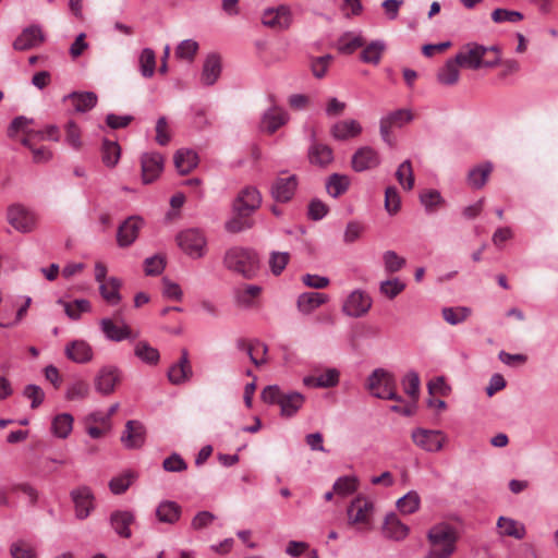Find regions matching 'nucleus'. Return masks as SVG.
Instances as JSON below:
<instances>
[{
    "instance_id": "obj_4",
    "label": "nucleus",
    "mask_w": 558,
    "mask_h": 558,
    "mask_svg": "<svg viewBox=\"0 0 558 558\" xmlns=\"http://www.w3.org/2000/svg\"><path fill=\"white\" fill-rule=\"evenodd\" d=\"M376 526V509L373 500L356 497L351 501V535H366Z\"/></svg>"
},
{
    "instance_id": "obj_45",
    "label": "nucleus",
    "mask_w": 558,
    "mask_h": 558,
    "mask_svg": "<svg viewBox=\"0 0 558 558\" xmlns=\"http://www.w3.org/2000/svg\"><path fill=\"white\" fill-rule=\"evenodd\" d=\"M396 178L405 191H411L414 186V173L410 160H404L396 171Z\"/></svg>"
},
{
    "instance_id": "obj_32",
    "label": "nucleus",
    "mask_w": 558,
    "mask_h": 558,
    "mask_svg": "<svg viewBox=\"0 0 558 558\" xmlns=\"http://www.w3.org/2000/svg\"><path fill=\"white\" fill-rule=\"evenodd\" d=\"M121 280L117 277H110L107 281L99 283L100 295L109 305H117L121 301Z\"/></svg>"
},
{
    "instance_id": "obj_2",
    "label": "nucleus",
    "mask_w": 558,
    "mask_h": 558,
    "mask_svg": "<svg viewBox=\"0 0 558 558\" xmlns=\"http://www.w3.org/2000/svg\"><path fill=\"white\" fill-rule=\"evenodd\" d=\"M456 56L460 66L471 70L493 68L500 62L497 47H485L474 43L465 45Z\"/></svg>"
},
{
    "instance_id": "obj_53",
    "label": "nucleus",
    "mask_w": 558,
    "mask_h": 558,
    "mask_svg": "<svg viewBox=\"0 0 558 558\" xmlns=\"http://www.w3.org/2000/svg\"><path fill=\"white\" fill-rule=\"evenodd\" d=\"M349 186V179L345 175L332 174L326 184L328 194L338 197L344 193Z\"/></svg>"
},
{
    "instance_id": "obj_52",
    "label": "nucleus",
    "mask_w": 558,
    "mask_h": 558,
    "mask_svg": "<svg viewBox=\"0 0 558 558\" xmlns=\"http://www.w3.org/2000/svg\"><path fill=\"white\" fill-rule=\"evenodd\" d=\"M385 270L389 274L398 272L405 266V258L398 255L395 251H386L383 254Z\"/></svg>"
},
{
    "instance_id": "obj_5",
    "label": "nucleus",
    "mask_w": 558,
    "mask_h": 558,
    "mask_svg": "<svg viewBox=\"0 0 558 558\" xmlns=\"http://www.w3.org/2000/svg\"><path fill=\"white\" fill-rule=\"evenodd\" d=\"M396 388L393 375L383 368L375 369L368 378V389L374 397L402 403L403 399L397 393Z\"/></svg>"
},
{
    "instance_id": "obj_33",
    "label": "nucleus",
    "mask_w": 558,
    "mask_h": 558,
    "mask_svg": "<svg viewBox=\"0 0 558 558\" xmlns=\"http://www.w3.org/2000/svg\"><path fill=\"white\" fill-rule=\"evenodd\" d=\"M459 66L460 62L457 61V56L447 60L437 73L438 82L448 86L457 84L460 77Z\"/></svg>"
},
{
    "instance_id": "obj_36",
    "label": "nucleus",
    "mask_w": 558,
    "mask_h": 558,
    "mask_svg": "<svg viewBox=\"0 0 558 558\" xmlns=\"http://www.w3.org/2000/svg\"><path fill=\"white\" fill-rule=\"evenodd\" d=\"M57 303L63 307L66 316L72 320H77L81 318L82 314L92 311V304L86 299H77L72 302H66L62 299H59Z\"/></svg>"
},
{
    "instance_id": "obj_38",
    "label": "nucleus",
    "mask_w": 558,
    "mask_h": 558,
    "mask_svg": "<svg viewBox=\"0 0 558 558\" xmlns=\"http://www.w3.org/2000/svg\"><path fill=\"white\" fill-rule=\"evenodd\" d=\"M373 300L364 291L351 292V317H361L365 315L372 307Z\"/></svg>"
},
{
    "instance_id": "obj_40",
    "label": "nucleus",
    "mask_w": 558,
    "mask_h": 558,
    "mask_svg": "<svg viewBox=\"0 0 558 558\" xmlns=\"http://www.w3.org/2000/svg\"><path fill=\"white\" fill-rule=\"evenodd\" d=\"M493 171L492 162H484L473 168L468 175L469 184L474 189H481L485 185L490 172Z\"/></svg>"
},
{
    "instance_id": "obj_64",
    "label": "nucleus",
    "mask_w": 558,
    "mask_h": 558,
    "mask_svg": "<svg viewBox=\"0 0 558 558\" xmlns=\"http://www.w3.org/2000/svg\"><path fill=\"white\" fill-rule=\"evenodd\" d=\"M162 284H163L162 293H163L165 298H167L169 300H173V301H180L182 299L183 292H182L181 287L178 283H175L167 278H163Z\"/></svg>"
},
{
    "instance_id": "obj_50",
    "label": "nucleus",
    "mask_w": 558,
    "mask_h": 558,
    "mask_svg": "<svg viewBox=\"0 0 558 558\" xmlns=\"http://www.w3.org/2000/svg\"><path fill=\"white\" fill-rule=\"evenodd\" d=\"M384 49L385 45L383 41H373L361 52V59L363 62L377 64L380 61Z\"/></svg>"
},
{
    "instance_id": "obj_14",
    "label": "nucleus",
    "mask_w": 558,
    "mask_h": 558,
    "mask_svg": "<svg viewBox=\"0 0 558 558\" xmlns=\"http://www.w3.org/2000/svg\"><path fill=\"white\" fill-rule=\"evenodd\" d=\"M262 22L265 26L274 29H287L292 24V12L288 5L269 8L264 11Z\"/></svg>"
},
{
    "instance_id": "obj_44",
    "label": "nucleus",
    "mask_w": 558,
    "mask_h": 558,
    "mask_svg": "<svg viewBox=\"0 0 558 558\" xmlns=\"http://www.w3.org/2000/svg\"><path fill=\"white\" fill-rule=\"evenodd\" d=\"M141 74L149 78L154 75L156 70V54L150 48H144L138 59Z\"/></svg>"
},
{
    "instance_id": "obj_49",
    "label": "nucleus",
    "mask_w": 558,
    "mask_h": 558,
    "mask_svg": "<svg viewBox=\"0 0 558 558\" xmlns=\"http://www.w3.org/2000/svg\"><path fill=\"white\" fill-rule=\"evenodd\" d=\"M120 146L116 142L104 141L102 144V161L107 167H114L120 159Z\"/></svg>"
},
{
    "instance_id": "obj_29",
    "label": "nucleus",
    "mask_w": 558,
    "mask_h": 558,
    "mask_svg": "<svg viewBox=\"0 0 558 558\" xmlns=\"http://www.w3.org/2000/svg\"><path fill=\"white\" fill-rule=\"evenodd\" d=\"M329 300L328 295L320 292H304L298 298V308L303 314H311L317 307Z\"/></svg>"
},
{
    "instance_id": "obj_54",
    "label": "nucleus",
    "mask_w": 558,
    "mask_h": 558,
    "mask_svg": "<svg viewBox=\"0 0 558 558\" xmlns=\"http://www.w3.org/2000/svg\"><path fill=\"white\" fill-rule=\"evenodd\" d=\"M198 51V43L194 39H184L175 48V57L189 62L193 61Z\"/></svg>"
},
{
    "instance_id": "obj_6",
    "label": "nucleus",
    "mask_w": 558,
    "mask_h": 558,
    "mask_svg": "<svg viewBox=\"0 0 558 558\" xmlns=\"http://www.w3.org/2000/svg\"><path fill=\"white\" fill-rule=\"evenodd\" d=\"M175 240L180 250L193 259L203 258L207 254V238L201 229L182 230Z\"/></svg>"
},
{
    "instance_id": "obj_27",
    "label": "nucleus",
    "mask_w": 558,
    "mask_h": 558,
    "mask_svg": "<svg viewBox=\"0 0 558 558\" xmlns=\"http://www.w3.org/2000/svg\"><path fill=\"white\" fill-rule=\"evenodd\" d=\"M263 288L257 284H244L234 290L233 295L235 303L243 308H251L255 305Z\"/></svg>"
},
{
    "instance_id": "obj_46",
    "label": "nucleus",
    "mask_w": 558,
    "mask_h": 558,
    "mask_svg": "<svg viewBox=\"0 0 558 558\" xmlns=\"http://www.w3.org/2000/svg\"><path fill=\"white\" fill-rule=\"evenodd\" d=\"M421 505V498L414 490L407 493L397 501L398 509L404 514H412L416 512Z\"/></svg>"
},
{
    "instance_id": "obj_56",
    "label": "nucleus",
    "mask_w": 558,
    "mask_h": 558,
    "mask_svg": "<svg viewBox=\"0 0 558 558\" xmlns=\"http://www.w3.org/2000/svg\"><path fill=\"white\" fill-rule=\"evenodd\" d=\"M251 215L234 214L229 220L226 221L225 228L228 232L238 233L252 227L248 220Z\"/></svg>"
},
{
    "instance_id": "obj_55",
    "label": "nucleus",
    "mask_w": 558,
    "mask_h": 558,
    "mask_svg": "<svg viewBox=\"0 0 558 558\" xmlns=\"http://www.w3.org/2000/svg\"><path fill=\"white\" fill-rule=\"evenodd\" d=\"M290 260L288 252H271L269 256V268L272 275L279 276Z\"/></svg>"
},
{
    "instance_id": "obj_19",
    "label": "nucleus",
    "mask_w": 558,
    "mask_h": 558,
    "mask_svg": "<svg viewBox=\"0 0 558 558\" xmlns=\"http://www.w3.org/2000/svg\"><path fill=\"white\" fill-rule=\"evenodd\" d=\"M44 41V34L39 26L33 25L26 27L16 37L13 43V48L19 51H24L38 47Z\"/></svg>"
},
{
    "instance_id": "obj_63",
    "label": "nucleus",
    "mask_w": 558,
    "mask_h": 558,
    "mask_svg": "<svg viewBox=\"0 0 558 558\" xmlns=\"http://www.w3.org/2000/svg\"><path fill=\"white\" fill-rule=\"evenodd\" d=\"M165 258L159 255L148 257L144 260L145 274L147 276H157L161 274L165 269Z\"/></svg>"
},
{
    "instance_id": "obj_60",
    "label": "nucleus",
    "mask_w": 558,
    "mask_h": 558,
    "mask_svg": "<svg viewBox=\"0 0 558 558\" xmlns=\"http://www.w3.org/2000/svg\"><path fill=\"white\" fill-rule=\"evenodd\" d=\"M333 495H336L338 499H344L349 496V476L338 478L333 484V490L327 492L324 498L326 501H330Z\"/></svg>"
},
{
    "instance_id": "obj_8",
    "label": "nucleus",
    "mask_w": 558,
    "mask_h": 558,
    "mask_svg": "<svg viewBox=\"0 0 558 558\" xmlns=\"http://www.w3.org/2000/svg\"><path fill=\"white\" fill-rule=\"evenodd\" d=\"M8 222L19 232L28 233L35 229L36 215L21 204H13L7 210Z\"/></svg>"
},
{
    "instance_id": "obj_28",
    "label": "nucleus",
    "mask_w": 558,
    "mask_h": 558,
    "mask_svg": "<svg viewBox=\"0 0 558 558\" xmlns=\"http://www.w3.org/2000/svg\"><path fill=\"white\" fill-rule=\"evenodd\" d=\"M289 120V114L281 108L272 107L268 109L262 119V128L268 133H275Z\"/></svg>"
},
{
    "instance_id": "obj_16",
    "label": "nucleus",
    "mask_w": 558,
    "mask_h": 558,
    "mask_svg": "<svg viewBox=\"0 0 558 558\" xmlns=\"http://www.w3.org/2000/svg\"><path fill=\"white\" fill-rule=\"evenodd\" d=\"M143 183L154 182L163 170V157L158 153H145L141 158Z\"/></svg>"
},
{
    "instance_id": "obj_39",
    "label": "nucleus",
    "mask_w": 558,
    "mask_h": 558,
    "mask_svg": "<svg viewBox=\"0 0 558 558\" xmlns=\"http://www.w3.org/2000/svg\"><path fill=\"white\" fill-rule=\"evenodd\" d=\"M73 429V416L69 413H61L53 417L51 423L52 434L61 439L69 437Z\"/></svg>"
},
{
    "instance_id": "obj_42",
    "label": "nucleus",
    "mask_w": 558,
    "mask_h": 558,
    "mask_svg": "<svg viewBox=\"0 0 558 558\" xmlns=\"http://www.w3.org/2000/svg\"><path fill=\"white\" fill-rule=\"evenodd\" d=\"M136 480V474L132 471H125L120 475L112 477L109 482V488L112 494L121 495L125 493L129 487Z\"/></svg>"
},
{
    "instance_id": "obj_25",
    "label": "nucleus",
    "mask_w": 558,
    "mask_h": 558,
    "mask_svg": "<svg viewBox=\"0 0 558 558\" xmlns=\"http://www.w3.org/2000/svg\"><path fill=\"white\" fill-rule=\"evenodd\" d=\"M135 515L131 511L118 510L111 513L110 524L114 532L125 538H130L132 535L130 525L134 522Z\"/></svg>"
},
{
    "instance_id": "obj_21",
    "label": "nucleus",
    "mask_w": 558,
    "mask_h": 558,
    "mask_svg": "<svg viewBox=\"0 0 558 558\" xmlns=\"http://www.w3.org/2000/svg\"><path fill=\"white\" fill-rule=\"evenodd\" d=\"M410 529L395 512L387 513L383 524V533L387 538L403 541L409 535Z\"/></svg>"
},
{
    "instance_id": "obj_9",
    "label": "nucleus",
    "mask_w": 558,
    "mask_h": 558,
    "mask_svg": "<svg viewBox=\"0 0 558 558\" xmlns=\"http://www.w3.org/2000/svg\"><path fill=\"white\" fill-rule=\"evenodd\" d=\"M121 378L122 373L119 367L114 365H105L100 367L95 375V390L102 396H109L116 390V387L121 381Z\"/></svg>"
},
{
    "instance_id": "obj_23",
    "label": "nucleus",
    "mask_w": 558,
    "mask_h": 558,
    "mask_svg": "<svg viewBox=\"0 0 558 558\" xmlns=\"http://www.w3.org/2000/svg\"><path fill=\"white\" fill-rule=\"evenodd\" d=\"M99 326L105 337L110 341L120 342L132 337L131 329L125 323L118 325L110 318H102Z\"/></svg>"
},
{
    "instance_id": "obj_57",
    "label": "nucleus",
    "mask_w": 558,
    "mask_h": 558,
    "mask_svg": "<svg viewBox=\"0 0 558 558\" xmlns=\"http://www.w3.org/2000/svg\"><path fill=\"white\" fill-rule=\"evenodd\" d=\"M392 128H401L413 120V114L408 109H399L383 117Z\"/></svg>"
},
{
    "instance_id": "obj_11",
    "label": "nucleus",
    "mask_w": 558,
    "mask_h": 558,
    "mask_svg": "<svg viewBox=\"0 0 558 558\" xmlns=\"http://www.w3.org/2000/svg\"><path fill=\"white\" fill-rule=\"evenodd\" d=\"M145 226L141 216H130L118 228L117 242L120 247H129L138 238L140 231Z\"/></svg>"
},
{
    "instance_id": "obj_3",
    "label": "nucleus",
    "mask_w": 558,
    "mask_h": 558,
    "mask_svg": "<svg viewBox=\"0 0 558 558\" xmlns=\"http://www.w3.org/2000/svg\"><path fill=\"white\" fill-rule=\"evenodd\" d=\"M225 266L245 279H253L259 271V258L255 251L245 247H231L223 257Z\"/></svg>"
},
{
    "instance_id": "obj_20",
    "label": "nucleus",
    "mask_w": 558,
    "mask_h": 558,
    "mask_svg": "<svg viewBox=\"0 0 558 558\" xmlns=\"http://www.w3.org/2000/svg\"><path fill=\"white\" fill-rule=\"evenodd\" d=\"M64 354L70 361L78 364L88 363L94 356V352L89 343L81 339L69 342L65 345Z\"/></svg>"
},
{
    "instance_id": "obj_34",
    "label": "nucleus",
    "mask_w": 558,
    "mask_h": 558,
    "mask_svg": "<svg viewBox=\"0 0 558 558\" xmlns=\"http://www.w3.org/2000/svg\"><path fill=\"white\" fill-rule=\"evenodd\" d=\"M198 163V156L192 149H180L174 155V165L181 174L191 172Z\"/></svg>"
},
{
    "instance_id": "obj_35",
    "label": "nucleus",
    "mask_w": 558,
    "mask_h": 558,
    "mask_svg": "<svg viewBox=\"0 0 558 558\" xmlns=\"http://www.w3.org/2000/svg\"><path fill=\"white\" fill-rule=\"evenodd\" d=\"M304 396L300 392H288L283 393L280 399L281 415L286 417L293 416L303 405Z\"/></svg>"
},
{
    "instance_id": "obj_41",
    "label": "nucleus",
    "mask_w": 558,
    "mask_h": 558,
    "mask_svg": "<svg viewBox=\"0 0 558 558\" xmlns=\"http://www.w3.org/2000/svg\"><path fill=\"white\" fill-rule=\"evenodd\" d=\"M238 348L239 350L245 351L252 363H254L256 366L265 363L264 356L267 353L266 344L259 341L247 344L241 340L238 342Z\"/></svg>"
},
{
    "instance_id": "obj_59",
    "label": "nucleus",
    "mask_w": 558,
    "mask_h": 558,
    "mask_svg": "<svg viewBox=\"0 0 558 558\" xmlns=\"http://www.w3.org/2000/svg\"><path fill=\"white\" fill-rule=\"evenodd\" d=\"M404 392L412 399H416L420 392V377L415 372H409L402 379Z\"/></svg>"
},
{
    "instance_id": "obj_18",
    "label": "nucleus",
    "mask_w": 558,
    "mask_h": 558,
    "mask_svg": "<svg viewBox=\"0 0 558 558\" xmlns=\"http://www.w3.org/2000/svg\"><path fill=\"white\" fill-rule=\"evenodd\" d=\"M307 132L311 141L313 142L308 150L311 163L319 167H325L330 163L333 159L331 149L327 145L316 142V132L313 128Z\"/></svg>"
},
{
    "instance_id": "obj_1",
    "label": "nucleus",
    "mask_w": 558,
    "mask_h": 558,
    "mask_svg": "<svg viewBox=\"0 0 558 558\" xmlns=\"http://www.w3.org/2000/svg\"><path fill=\"white\" fill-rule=\"evenodd\" d=\"M457 530L445 522L435 524L427 532L429 550L425 558H449L456 550Z\"/></svg>"
},
{
    "instance_id": "obj_43",
    "label": "nucleus",
    "mask_w": 558,
    "mask_h": 558,
    "mask_svg": "<svg viewBox=\"0 0 558 558\" xmlns=\"http://www.w3.org/2000/svg\"><path fill=\"white\" fill-rule=\"evenodd\" d=\"M134 354L142 362L149 365H156L160 357L158 350L145 341H140L135 344Z\"/></svg>"
},
{
    "instance_id": "obj_58",
    "label": "nucleus",
    "mask_w": 558,
    "mask_h": 558,
    "mask_svg": "<svg viewBox=\"0 0 558 558\" xmlns=\"http://www.w3.org/2000/svg\"><path fill=\"white\" fill-rule=\"evenodd\" d=\"M89 395V386L83 380H76L72 383L65 392L68 400H83Z\"/></svg>"
},
{
    "instance_id": "obj_37",
    "label": "nucleus",
    "mask_w": 558,
    "mask_h": 558,
    "mask_svg": "<svg viewBox=\"0 0 558 558\" xmlns=\"http://www.w3.org/2000/svg\"><path fill=\"white\" fill-rule=\"evenodd\" d=\"M418 197L420 203L424 207L426 214H435L446 203L440 192L434 189L422 191Z\"/></svg>"
},
{
    "instance_id": "obj_22",
    "label": "nucleus",
    "mask_w": 558,
    "mask_h": 558,
    "mask_svg": "<svg viewBox=\"0 0 558 558\" xmlns=\"http://www.w3.org/2000/svg\"><path fill=\"white\" fill-rule=\"evenodd\" d=\"M98 97L93 92H73L63 97L64 102H70L76 112H87L97 104Z\"/></svg>"
},
{
    "instance_id": "obj_26",
    "label": "nucleus",
    "mask_w": 558,
    "mask_h": 558,
    "mask_svg": "<svg viewBox=\"0 0 558 558\" xmlns=\"http://www.w3.org/2000/svg\"><path fill=\"white\" fill-rule=\"evenodd\" d=\"M156 518L160 523L175 524L182 514L181 506L172 500L161 501L155 511Z\"/></svg>"
},
{
    "instance_id": "obj_15",
    "label": "nucleus",
    "mask_w": 558,
    "mask_h": 558,
    "mask_svg": "<svg viewBox=\"0 0 558 558\" xmlns=\"http://www.w3.org/2000/svg\"><path fill=\"white\" fill-rule=\"evenodd\" d=\"M146 439L145 426L138 421H128L121 435V442L126 449L141 448Z\"/></svg>"
},
{
    "instance_id": "obj_24",
    "label": "nucleus",
    "mask_w": 558,
    "mask_h": 558,
    "mask_svg": "<svg viewBox=\"0 0 558 558\" xmlns=\"http://www.w3.org/2000/svg\"><path fill=\"white\" fill-rule=\"evenodd\" d=\"M192 374L187 352L183 351L179 362L169 368L168 378L173 385H181L190 380Z\"/></svg>"
},
{
    "instance_id": "obj_48",
    "label": "nucleus",
    "mask_w": 558,
    "mask_h": 558,
    "mask_svg": "<svg viewBox=\"0 0 558 558\" xmlns=\"http://www.w3.org/2000/svg\"><path fill=\"white\" fill-rule=\"evenodd\" d=\"M405 289V283L399 278L381 281L379 292L387 299L392 300Z\"/></svg>"
},
{
    "instance_id": "obj_51",
    "label": "nucleus",
    "mask_w": 558,
    "mask_h": 558,
    "mask_svg": "<svg viewBox=\"0 0 558 558\" xmlns=\"http://www.w3.org/2000/svg\"><path fill=\"white\" fill-rule=\"evenodd\" d=\"M10 555L12 558H36L35 548L26 541L19 539L10 545Z\"/></svg>"
},
{
    "instance_id": "obj_10",
    "label": "nucleus",
    "mask_w": 558,
    "mask_h": 558,
    "mask_svg": "<svg viewBox=\"0 0 558 558\" xmlns=\"http://www.w3.org/2000/svg\"><path fill=\"white\" fill-rule=\"evenodd\" d=\"M262 204V195L257 187L245 186L243 187L232 204L234 214L252 215L259 208Z\"/></svg>"
},
{
    "instance_id": "obj_31",
    "label": "nucleus",
    "mask_w": 558,
    "mask_h": 558,
    "mask_svg": "<svg viewBox=\"0 0 558 558\" xmlns=\"http://www.w3.org/2000/svg\"><path fill=\"white\" fill-rule=\"evenodd\" d=\"M497 527L501 536L522 539L526 534L523 523L508 517H499L497 520Z\"/></svg>"
},
{
    "instance_id": "obj_13",
    "label": "nucleus",
    "mask_w": 558,
    "mask_h": 558,
    "mask_svg": "<svg viewBox=\"0 0 558 558\" xmlns=\"http://www.w3.org/2000/svg\"><path fill=\"white\" fill-rule=\"evenodd\" d=\"M380 162V154L371 146H362L351 156V167L359 172L373 170Z\"/></svg>"
},
{
    "instance_id": "obj_30",
    "label": "nucleus",
    "mask_w": 558,
    "mask_h": 558,
    "mask_svg": "<svg viewBox=\"0 0 558 558\" xmlns=\"http://www.w3.org/2000/svg\"><path fill=\"white\" fill-rule=\"evenodd\" d=\"M221 73V61L220 58L216 54H210L206 58L203 71L201 75V81L204 85L210 86L214 85L219 78Z\"/></svg>"
},
{
    "instance_id": "obj_62",
    "label": "nucleus",
    "mask_w": 558,
    "mask_h": 558,
    "mask_svg": "<svg viewBox=\"0 0 558 558\" xmlns=\"http://www.w3.org/2000/svg\"><path fill=\"white\" fill-rule=\"evenodd\" d=\"M401 205L400 195L395 186H388L385 191V208L393 215L399 211Z\"/></svg>"
},
{
    "instance_id": "obj_47",
    "label": "nucleus",
    "mask_w": 558,
    "mask_h": 558,
    "mask_svg": "<svg viewBox=\"0 0 558 558\" xmlns=\"http://www.w3.org/2000/svg\"><path fill=\"white\" fill-rule=\"evenodd\" d=\"M471 314V310L465 306L445 307L442 308V317L450 325L463 323Z\"/></svg>"
},
{
    "instance_id": "obj_61",
    "label": "nucleus",
    "mask_w": 558,
    "mask_h": 558,
    "mask_svg": "<svg viewBox=\"0 0 558 558\" xmlns=\"http://www.w3.org/2000/svg\"><path fill=\"white\" fill-rule=\"evenodd\" d=\"M523 19V14L519 11H511L507 9H496L492 13V20L495 23L510 22L517 23Z\"/></svg>"
},
{
    "instance_id": "obj_17",
    "label": "nucleus",
    "mask_w": 558,
    "mask_h": 558,
    "mask_svg": "<svg viewBox=\"0 0 558 558\" xmlns=\"http://www.w3.org/2000/svg\"><path fill=\"white\" fill-rule=\"evenodd\" d=\"M296 186V175L279 177L271 186V195L277 202H289L293 197Z\"/></svg>"
},
{
    "instance_id": "obj_7",
    "label": "nucleus",
    "mask_w": 558,
    "mask_h": 558,
    "mask_svg": "<svg viewBox=\"0 0 558 558\" xmlns=\"http://www.w3.org/2000/svg\"><path fill=\"white\" fill-rule=\"evenodd\" d=\"M413 444L426 452H439L447 442V436L439 429L416 427L411 432Z\"/></svg>"
},
{
    "instance_id": "obj_12",
    "label": "nucleus",
    "mask_w": 558,
    "mask_h": 558,
    "mask_svg": "<svg viewBox=\"0 0 558 558\" xmlns=\"http://www.w3.org/2000/svg\"><path fill=\"white\" fill-rule=\"evenodd\" d=\"M71 499L75 507V515L80 520L86 519L95 508V496L92 489L82 485L71 490Z\"/></svg>"
}]
</instances>
